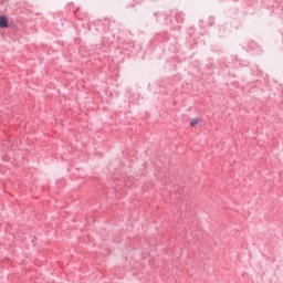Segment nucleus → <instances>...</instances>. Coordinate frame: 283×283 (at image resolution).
Returning a JSON list of instances; mask_svg holds the SVG:
<instances>
[{
  "label": "nucleus",
  "instance_id": "obj_1",
  "mask_svg": "<svg viewBox=\"0 0 283 283\" xmlns=\"http://www.w3.org/2000/svg\"><path fill=\"white\" fill-rule=\"evenodd\" d=\"M0 28H8V18H6L4 15H0Z\"/></svg>",
  "mask_w": 283,
  "mask_h": 283
},
{
  "label": "nucleus",
  "instance_id": "obj_2",
  "mask_svg": "<svg viewBox=\"0 0 283 283\" xmlns=\"http://www.w3.org/2000/svg\"><path fill=\"white\" fill-rule=\"evenodd\" d=\"M199 123H200V119H198V118H192L191 122H190V126H191V127H196L197 125H199Z\"/></svg>",
  "mask_w": 283,
  "mask_h": 283
}]
</instances>
